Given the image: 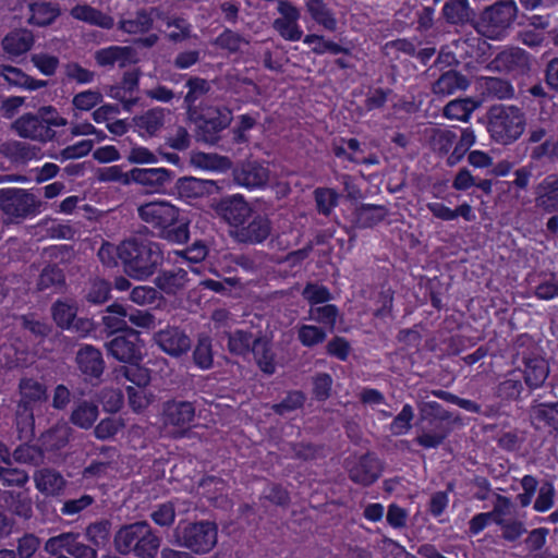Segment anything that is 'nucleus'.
I'll list each match as a JSON object with an SVG mask.
<instances>
[{
    "mask_svg": "<svg viewBox=\"0 0 558 558\" xmlns=\"http://www.w3.org/2000/svg\"><path fill=\"white\" fill-rule=\"evenodd\" d=\"M138 217L148 225L151 233L172 244H187L190 222L180 209L167 201H153L137 208Z\"/></svg>",
    "mask_w": 558,
    "mask_h": 558,
    "instance_id": "1",
    "label": "nucleus"
},
{
    "mask_svg": "<svg viewBox=\"0 0 558 558\" xmlns=\"http://www.w3.org/2000/svg\"><path fill=\"white\" fill-rule=\"evenodd\" d=\"M161 545V537L146 521L122 525L113 536L117 553L137 558H156Z\"/></svg>",
    "mask_w": 558,
    "mask_h": 558,
    "instance_id": "2",
    "label": "nucleus"
},
{
    "mask_svg": "<svg viewBox=\"0 0 558 558\" xmlns=\"http://www.w3.org/2000/svg\"><path fill=\"white\" fill-rule=\"evenodd\" d=\"M172 542L195 555H206L218 543V526L209 520L181 521L172 532Z\"/></svg>",
    "mask_w": 558,
    "mask_h": 558,
    "instance_id": "3",
    "label": "nucleus"
},
{
    "mask_svg": "<svg viewBox=\"0 0 558 558\" xmlns=\"http://www.w3.org/2000/svg\"><path fill=\"white\" fill-rule=\"evenodd\" d=\"M487 119L492 138L501 145L515 142L526 125L525 113L515 106H493L488 110Z\"/></svg>",
    "mask_w": 558,
    "mask_h": 558,
    "instance_id": "4",
    "label": "nucleus"
},
{
    "mask_svg": "<svg viewBox=\"0 0 558 558\" xmlns=\"http://www.w3.org/2000/svg\"><path fill=\"white\" fill-rule=\"evenodd\" d=\"M121 260L125 272L136 279L154 274L162 262L160 246H122Z\"/></svg>",
    "mask_w": 558,
    "mask_h": 558,
    "instance_id": "5",
    "label": "nucleus"
},
{
    "mask_svg": "<svg viewBox=\"0 0 558 558\" xmlns=\"http://www.w3.org/2000/svg\"><path fill=\"white\" fill-rule=\"evenodd\" d=\"M195 411L190 401L172 399L163 402L160 413L163 428L174 438L183 437L194 422Z\"/></svg>",
    "mask_w": 558,
    "mask_h": 558,
    "instance_id": "6",
    "label": "nucleus"
},
{
    "mask_svg": "<svg viewBox=\"0 0 558 558\" xmlns=\"http://www.w3.org/2000/svg\"><path fill=\"white\" fill-rule=\"evenodd\" d=\"M517 13L518 9L513 0H500L482 11L478 25L488 36H497L510 27Z\"/></svg>",
    "mask_w": 558,
    "mask_h": 558,
    "instance_id": "7",
    "label": "nucleus"
},
{
    "mask_svg": "<svg viewBox=\"0 0 558 558\" xmlns=\"http://www.w3.org/2000/svg\"><path fill=\"white\" fill-rule=\"evenodd\" d=\"M211 208L220 219L229 225L230 230L238 229L253 211L241 194L222 196L213 203Z\"/></svg>",
    "mask_w": 558,
    "mask_h": 558,
    "instance_id": "8",
    "label": "nucleus"
},
{
    "mask_svg": "<svg viewBox=\"0 0 558 558\" xmlns=\"http://www.w3.org/2000/svg\"><path fill=\"white\" fill-rule=\"evenodd\" d=\"M0 208L11 217L26 218L37 211V202L33 194L16 187L0 189Z\"/></svg>",
    "mask_w": 558,
    "mask_h": 558,
    "instance_id": "9",
    "label": "nucleus"
},
{
    "mask_svg": "<svg viewBox=\"0 0 558 558\" xmlns=\"http://www.w3.org/2000/svg\"><path fill=\"white\" fill-rule=\"evenodd\" d=\"M272 225L267 215L251 214L247 220L230 234L239 244H262L270 235Z\"/></svg>",
    "mask_w": 558,
    "mask_h": 558,
    "instance_id": "10",
    "label": "nucleus"
},
{
    "mask_svg": "<svg viewBox=\"0 0 558 558\" xmlns=\"http://www.w3.org/2000/svg\"><path fill=\"white\" fill-rule=\"evenodd\" d=\"M108 353L123 363H138L142 359L138 332L130 329L125 336H117L106 343Z\"/></svg>",
    "mask_w": 558,
    "mask_h": 558,
    "instance_id": "11",
    "label": "nucleus"
},
{
    "mask_svg": "<svg viewBox=\"0 0 558 558\" xmlns=\"http://www.w3.org/2000/svg\"><path fill=\"white\" fill-rule=\"evenodd\" d=\"M278 12L281 16L274 21V29L286 40L299 41L302 38L303 31L298 24L300 19L298 8L288 0H280L278 2Z\"/></svg>",
    "mask_w": 558,
    "mask_h": 558,
    "instance_id": "12",
    "label": "nucleus"
},
{
    "mask_svg": "<svg viewBox=\"0 0 558 558\" xmlns=\"http://www.w3.org/2000/svg\"><path fill=\"white\" fill-rule=\"evenodd\" d=\"M230 122V112L209 109L197 121V136L205 143L216 144L220 137V132L228 128Z\"/></svg>",
    "mask_w": 558,
    "mask_h": 558,
    "instance_id": "13",
    "label": "nucleus"
},
{
    "mask_svg": "<svg viewBox=\"0 0 558 558\" xmlns=\"http://www.w3.org/2000/svg\"><path fill=\"white\" fill-rule=\"evenodd\" d=\"M16 134L23 138L47 142L52 140L54 131L48 122L35 114L26 113L13 123Z\"/></svg>",
    "mask_w": 558,
    "mask_h": 558,
    "instance_id": "14",
    "label": "nucleus"
},
{
    "mask_svg": "<svg viewBox=\"0 0 558 558\" xmlns=\"http://www.w3.org/2000/svg\"><path fill=\"white\" fill-rule=\"evenodd\" d=\"M234 182L250 191L267 184L269 171L258 161H244L233 169Z\"/></svg>",
    "mask_w": 558,
    "mask_h": 558,
    "instance_id": "15",
    "label": "nucleus"
},
{
    "mask_svg": "<svg viewBox=\"0 0 558 558\" xmlns=\"http://www.w3.org/2000/svg\"><path fill=\"white\" fill-rule=\"evenodd\" d=\"M156 344L171 356H181L191 349V339L178 327H167L154 335Z\"/></svg>",
    "mask_w": 558,
    "mask_h": 558,
    "instance_id": "16",
    "label": "nucleus"
},
{
    "mask_svg": "<svg viewBox=\"0 0 558 558\" xmlns=\"http://www.w3.org/2000/svg\"><path fill=\"white\" fill-rule=\"evenodd\" d=\"M75 363L80 372L89 379H99L105 371L102 353L90 344H85L78 349Z\"/></svg>",
    "mask_w": 558,
    "mask_h": 558,
    "instance_id": "17",
    "label": "nucleus"
},
{
    "mask_svg": "<svg viewBox=\"0 0 558 558\" xmlns=\"http://www.w3.org/2000/svg\"><path fill=\"white\" fill-rule=\"evenodd\" d=\"M493 64L498 71L522 75L530 70V57L520 48H511L499 52Z\"/></svg>",
    "mask_w": 558,
    "mask_h": 558,
    "instance_id": "18",
    "label": "nucleus"
},
{
    "mask_svg": "<svg viewBox=\"0 0 558 558\" xmlns=\"http://www.w3.org/2000/svg\"><path fill=\"white\" fill-rule=\"evenodd\" d=\"M132 183L159 190L173 179V171L167 168H133L130 170Z\"/></svg>",
    "mask_w": 558,
    "mask_h": 558,
    "instance_id": "19",
    "label": "nucleus"
},
{
    "mask_svg": "<svg viewBox=\"0 0 558 558\" xmlns=\"http://www.w3.org/2000/svg\"><path fill=\"white\" fill-rule=\"evenodd\" d=\"M34 44V34L26 28L13 29L1 40L2 50L11 59L25 54L33 48Z\"/></svg>",
    "mask_w": 558,
    "mask_h": 558,
    "instance_id": "20",
    "label": "nucleus"
},
{
    "mask_svg": "<svg viewBox=\"0 0 558 558\" xmlns=\"http://www.w3.org/2000/svg\"><path fill=\"white\" fill-rule=\"evenodd\" d=\"M174 187L181 198L196 199L211 194L217 189V184L211 180L183 177L177 180Z\"/></svg>",
    "mask_w": 558,
    "mask_h": 558,
    "instance_id": "21",
    "label": "nucleus"
},
{
    "mask_svg": "<svg viewBox=\"0 0 558 558\" xmlns=\"http://www.w3.org/2000/svg\"><path fill=\"white\" fill-rule=\"evenodd\" d=\"M530 418L536 428L548 427L558 432V401L546 403L534 400L530 408Z\"/></svg>",
    "mask_w": 558,
    "mask_h": 558,
    "instance_id": "22",
    "label": "nucleus"
},
{
    "mask_svg": "<svg viewBox=\"0 0 558 558\" xmlns=\"http://www.w3.org/2000/svg\"><path fill=\"white\" fill-rule=\"evenodd\" d=\"M99 415L98 405L86 399L76 400L73 403L69 421L81 429H89L94 426Z\"/></svg>",
    "mask_w": 558,
    "mask_h": 558,
    "instance_id": "23",
    "label": "nucleus"
},
{
    "mask_svg": "<svg viewBox=\"0 0 558 558\" xmlns=\"http://www.w3.org/2000/svg\"><path fill=\"white\" fill-rule=\"evenodd\" d=\"M536 207L547 213L558 210V175H548L535 189Z\"/></svg>",
    "mask_w": 558,
    "mask_h": 558,
    "instance_id": "24",
    "label": "nucleus"
},
{
    "mask_svg": "<svg viewBox=\"0 0 558 558\" xmlns=\"http://www.w3.org/2000/svg\"><path fill=\"white\" fill-rule=\"evenodd\" d=\"M0 76L3 77L9 85L25 90L33 92L47 86L46 81L34 78L20 68L9 64H0Z\"/></svg>",
    "mask_w": 558,
    "mask_h": 558,
    "instance_id": "25",
    "label": "nucleus"
},
{
    "mask_svg": "<svg viewBox=\"0 0 558 558\" xmlns=\"http://www.w3.org/2000/svg\"><path fill=\"white\" fill-rule=\"evenodd\" d=\"M187 282V271L182 268L160 271L155 278L156 287L168 295H174L184 290Z\"/></svg>",
    "mask_w": 558,
    "mask_h": 558,
    "instance_id": "26",
    "label": "nucleus"
},
{
    "mask_svg": "<svg viewBox=\"0 0 558 558\" xmlns=\"http://www.w3.org/2000/svg\"><path fill=\"white\" fill-rule=\"evenodd\" d=\"M470 86V80L456 70H449L442 73L433 84V93L436 95L448 96L460 90H465Z\"/></svg>",
    "mask_w": 558,
    "mask_h": 558,
    "instance_id": "27",
    "label": "nucleus"
},
{
    "mask_svg": "<svg viewBox=\"0 0 558 558\" xmlns=\"http://www.w3.org/2000/svg\"><path fill=\"white\" fill-rule=\"evenodd\" d=\"M34 482L36 488L44 495L57 496L65 487L66 481L56 470L41 469L35 472Z\"/></svg>",
    "mask_w": 558,
    "mask_h": 558,
    "instance_id": "28",
    "label": "nucleus"
},
{
    "mask_svg": "<svg viewBox=\"0 0 558 558\" xmlns=\"http://www.w3.org/2000/svg\"><path fill=\"white\" fill-rule=\"evenodd\" d=\"M442 15L449 24L465 25L475 21V12L468 0H447L442 8Z\"/></svg>",
    "mask_w": 558,
    "mask_h": 558,
    "instance_id": "29",
    "label": "nucleus"
},
{
    "mask_svg": "<svg viewBox=\"0 0 558 558\" xmlns=\"http://www.w3.org/2000/svg\"><path fill=\"white\" fill-rule=\"evenodd\" d=\"M112 522L108 519H99L88 523L84 529L85 539L98 549L106 547L110 543Z\"/></svg>",
    "mask_w": 558,
    "mask_h": 558,
    "instance_id": "30",
    "label": "nucleus"
},
{
    "mask_svg": "<svg viewBox=\"0 0 558 558\" xmlns=\"http://www.w3.org/2000/svg\"><path fill=\"white\" fill-rule=\"evenodd\" d=\"M380 472L381 468L379 461L372 454H365L354 468L351 480L367 486L378 478Z\"/></svg>",
    "mask_w": 558,
    "mask_h": 558,
    "instance_id": "31",
    "label": "nucleus"
},
{
    "mask_svg": "<svg viewBox=\"0 0 558 558\" xmlns=\"http://www.w3.org/2000/svg\"><path fill=\"white\" fill-rule=\"evenodd\" d=\"M2 496L8 509L13 514L24 520L33 517V500L27 493L5 490Z\"/></svg>",
    "mask_w": 558,
    "mask_h": 558,
    "instance_id": "32",
    "label": "nucleus"
},
{
    "mask_svg": "<svg viewBox=\"0 0 558 558\" xmlns=\"http://www.w3.org/2000/svg\"><path fill=\"white\" fill-rule=\"evenodd\" d=\"M28 23L35 26H47L59 16L60 10L56 4L46 1H35L28 4Z\"/></svg>",
    "mask_w": 558,
    "mask_h": 558,
    "instance_id": "33",
    "label": "nucleus"
},
{
    "mask_svg": "<svg viewBox=\"0 0 558 558\" xmlns=\"http://www.w3.org/2000/svg\"><path fill=\"white\" fill-rule=\"evenodd\" d=\"M252 353L263 373L272 375L276 372L275 353L267 339L255 338L252 345Z\"/></svg>",
    "mask_w": 558,
    "mask_h": 558,
    "instance_id": "34",
    "label": "nucleus"
},
{
    "mask_svg": "<svg viewBox=\"0 0 558 558\" xmlns=\"http://www.w3.org/2000/svg\"><path fill=\"white\" fill-rule=\"evenodd\" d=\"M78 532L68 531L49 537L44 544V551L51 557L71 555L75 538Z\"/></svg>",
    "mask_w": 558,
    "mask_h": 558,
    "instance_id": "35",
    "label": "nucleus"
},
{
    "mask_svg": "<svg viewBox=\"0 0 558 558\" xmlns=\"http://www.w3.org/2000/svg\"><path fill=\"white\" fill-rule=\"evenodd\" d=\"M37 289L41 292L61 293L65 289V277L56 266H47L43 269L37 281Z\"/></svg>",
    "mask_w": 558,
    "mask_h": 558,
    "instance_id": "36",
    "label": "nucleus"
},
{
    "mask_svg": "<svg viewBox=\"0 0 558 558\" xmlns=\"http://www.w3.org/2000/svg\"><path fill=\"white\" fill-rule=\"evenodd\" d=\"M480 106V102L471 97L458 98L449 101L442 110L448 119H456L466 122L471 113Z\"/></svg>",
    "mask_w": 558,
    "mask_h": 558,
    "instance_id": "37",
    "label": "nucleus"
},
{
    "mask_svg": "<svg viewBox=\"0 0 558 558\" xmlns=\"http://www.w3.org/2000/svg\"><path fill=\"white\" fill-rule=\"evenodd\" d=\"M549 367L542 357L527 359L525 362L524 380L531 388L539 387L547 378Z\"/></svg>",
    "mask_w": 558,
    "mask_h": 558,
    "instance_id": "38",
    "label": "nucleus"
},
{
    "mask_svg": "<svg viewBox=\"0 0 558 558\" xmlns=\"http://www.w3.org/2000/svg\"><path fill=\"white\" fill-rule=\"evenodd\" d=\"M135 126L149 136L156 135L163 126L165 112L162 109L153 108L134 118Z\"/></svg>",
    "mask_w": 558,
    "mask_h": 558,
    "instance_id": "39",
    "label": "nucleus"
},
{
    "mask_svg": "<svg viewBox=\"0 0 558 558\" xmlns=\"http://www.w3.org/2000/svg\"><path fill=\"white\" fill-rule=\"evenodd\" d=\"M102 324L112 332L126 330L128 328V307L113 303L106 308V315L102 316Z\"/></svg>",
    "mask_w": 558,
    "mask_h": 558,
    "instance_id": "40",
    "label": "nucleus"
},
{
    "mask_svg": "<svg viewBox=\"0 0 558 558\" xmlns=\"http://www.w3.org/2000/svg\"><path fill=\"white\" fill-rule=\"evenodd\" d=\"M51 314L58 327L71 329L77 314V307L73 302L59 300L52 304Z\"/></svg>",
    "mask_w": 558,
    "mask_h": 558,
    "instance_id": "41",
    "label": "nucleus"
},
{
    "mask_svg": "<svg viewBox=\"0 0 558 558\" xmlns=\"http://www.w3.org/2000/svg\"><path fill=\"white\" fill-rule=\"evenodd\" d=\"M325 0H308L306 3L311 17L328 31H335L337 21L324 2Z\"/></svg>",
    "mask_w": 558,
    "mask_h": 558,
    "instance_id": "42",
    "label": "nucleus"
},
{
    "mask_svg": "<svg viewBox=\"0 0 558 558\" xmlns=\"http://www.w3.org/2000/svg\"><path fill=\"white\" fill-rule=\"evenodd\" d=\"M16 428L20 439H29L34 435L33 410L26 403H19L17 405Z\"/></svg>",
    "mask_w": 558,
    "mask_h": 558,
    "instance_id": "43",
    "label": "nucleus"
},
{
    "mask_svg": "<svg viewBox=\"0 0 558 558\" xmlns=\"http://www.w3.org/2000/svg\"><path fill=\"white\" fill-rule=\"evenodd\" d=\"M12 458L17 463L39 465L44 460V452L38 446L23 444L15 448Z\"/></svg>",
    "mask_w": 558,
    "mask_h": 558,
    "instance_id": "44",
    "label": "nucleus"
},
{
    "mask_svg": "<svg viewBox=\"0 0 558 558\" xmlns=\"http://www.w3.org/2000/svg\"><path fill=\"white\" fill-rule=\"evenodd\" d=\"M193 360L195 365L202 369H208L213 366L211 340L208 336H199L193 352Z\"/></svg>",
    "mask_w": 558,
    "mask_h": 558,
    "instance_id": "45",
    "label": "nucleus"
},
{
    "mask_svg": "<svg viewBox=\"0 0 558 558\" xmlns=\"http://www.w3.org/2000/svg\"><path fill=\"white\" fill-rule=\"evenodd\" d=\"M22 400L20 403L37 402L46 399V387L39 381L25 378L20 383Z\"/></svg>",
    "mask_w": 558,
    "mask_h": 558,
    "instance_id": "46",
    "label": "nucleus"
},
{
    "mask_svg": "<svg viewBox=\"0 0 558 558\" xmlns=\"http://www.w3.org/2000/svg\"><path fill=\"white\" fill-rule=\"evenodd\" d=\"M253 335L244 330L228 333V350L236 355H244L252 351Z\"/></svg>",
    "mask_w": 558,
    "mask_h": 558,
    "instance_id": "47",
    "label": "nucleus"
},
{
    "mask_svg": "<svg viewBox=\"0 0 558 558\" xmlns=\"http://www.w3.org/2000/svg\"><path fill=\"white\" fill-rule=\"evenodd\" d=\"M185 85L189 90L184 97V106L190 111L195 107L197 99L208 93L209 85L205 78L198 76L190 77Z\"/></svg>",
    "mask_w": 558,
    "mask_h": 558,
    "instance_id": "48",
    "label": "nucleus"
},
{
    "mask_svg": "<svg viewBox=\"0 0 558 558\" xmlns=\"http://www.w3.org/2000/svg\"><path fill=\"white\" fill-rule=\"evenodd\" d=\"M418 410L421 421L428 422L429 425H433L436 421H448L451 416L450 413L436 401L421 402Z\"/></svg>",
    "mask_w": 558,
    "mask_h": 558,
    "instance_id": "49",
    "label": "nucleus"
},
{
    "mask_svg": "<svg viewBox=\"0 0 558 558\" xmlns=\"http://www.w3.org/2000/svg\"><path fill=\"white\" fill-rule=\"evenodd\" d=\"M337 317L338 308L332 304L311 306L308 311V319L323 324L331 329L336 325Z\"/></svg>",
    "mask_w": 558,
    "mask_h": 558,
    "instance_id": "50",
    "label": "nucleus"
},
{
    "mask_svg": "<svg viewBox=\"0 0 558 558\" xmlns=\"http://www.w3.org/2000/svg\"><path fill=\"white\" fill-rule=\"evenodd\" d=\"M314 197L317 211L325 216H328L338 204V193L329 187H317Z\"/></svg>",
    "mask_w": 558,
    "mask_h": 558,
    "instance_id": "51",
    "label": "nucleus"
},
{
    "mask_svg": "<svg viewBox=\"0 0 558 558\" xmlns=\"http://www.w3.org/2000/svg\"><path fill=\"white\" fill-rule=\"evenodd\" d=\"M114 373L118 379L123 377L135 384L137 388H142L149 381L147 369L140 367L137 363L130 364V366H121Z\"/></svg>",
    "mask_w": 558,
    "mask_h": 558,
    "instance_id": "52",
    "label": "nucleus"
},
{
    "mask_svg": "<svg viewBox=\"0 0 558 558\" xmlns=\"http://www.w3.org/2000/svg\"><path fill=\"white\" fill-rule=\"evenodd\" d=\"M475 143V134L471 129H464L461 133L460 140L457 143L453 151L447 158V165L450 167L456 166L466 154L470 147Z\"/></svg>",
    "mask_w": 558,
    "mask_h": 558,
    "instance_id": "53",
    "label": "nucleus"
},
{
    "mask_svg": "<svg viewBox=\"0 0 558 558\" xmlns=\"http://www.w3.org/2000/svg\"><path fill=\"white\" fill-rule=\"evenodd\" d=\"M151 520L155 524L161 527H169L175 520V505L173 501L159 504L150 513Z\"/></svg>",
    "mask_w": 558,
    "mask_h": 558,
    "instance_id": "54",
    "label": "nucleus"
},
{
    "mask_svg": "<svg viewBox=\"0 0 558 558\" xmlns=\"http://www.w3.org/2000/svg\"><path fill=\"white\" fill-rule=\"evenodd\" d=\"M298 339L304 347H314L326 339L323 328L314 325H301L298 327Z\"/></svg>",
    "mask_w": 558,
    "mask_h": 558,
    "instance_id": "55",
    "label": "nucleus"
},
{
    "mask_svg": "<svg viewBox=\"0 0 558 558\" xmlns=\"http://www.w3.org/2000/svg\"><path fill=\"white\" fill-rule=\"evenodd\" d=\"M484 90L487 96L498 99L509 98L513 95L511 84L499 77H487L484 83Z\"/></svg>",
    "mask_w": 558,
    "mask_h": 558,
    "instance_id": "56",
    "label": "nucleus"
},
{
    "mask_svg": "<svg viewBox=\"0 0 558 558\" xmlns=\"http://www.w3.org/2000/svg\"><path fill=\"white\" fill-rule=\"evenodd\" d=\"M102 101V94L99 90L87 89L77 93L72 99L74 109L89 111Z\"/></svg>",
    "mask_w": 558,
    "mask_h": 558,
    "instance_id": "57",
    "label": "nucleus"
},
{
    "mask_svg": "<svg viewBox=\"0 0 558 558\" xmlns=\"http://www.w3.org/2000/svg\"><path fill=\"white\" fill-rule=\"evenodd\" d=\"M26 471L12 468V465L0 466V481L4 486L23 487L28 482Z\"/></svg>",
    "mask_w": 558,
    "mask_h": 558,
    "instance_id": "58",
    "label": "nucleus"
},
{
    "mask_svg": "<svg viewBox=\"0 0 558 558\" xmlns=\"http://www.w3.org/2000/svg\"><path fill=\"white\" fill-rule=\"evenodd\" d=\"M97 179L99 182H118L123 185L132 184V180L129 172H123L121 166H110L99 168L97 171Z\"/></svg>",
    "mask_w": 558,
    "mask_h": 558,
    "instance_id": "59",
    "label": "nucleus"
},
{
    "mask_svg": "<svg viewBox=\"0 0 558 558\" xmlns=\"http://www.w3.org/2000/svg\"><path fill=\"white\" fill-rule=\"evenodd\" d=\"M456 137L454 132L450 130L434 129L430 137V144L433 149L439 155H446L456 141Z\"/></svg>",
    "mask_w": 558,
    "mask_h": 558,
    "instance_id": "60",
    "label": "nucleus"
},
{
    "mask_svg": "<svg viewBox=\"0 0 558 558\" xmlns=\"http://www.w3.org/2000/svg\"><path fill=\"white\" fill-rule=\"evenodd\" d=\"M31 61L34 66L46 76L53 75L60 63L58 57L45 52L32 54Z\"/></svg>",
    "mask_w": 558,
    "mask_h": 558,
    "instance_id": "61",
    "label": "nucleus"
},
{
    "mask_svg": "<svg viewBox=\"0 0 558 558\" xmlns=\"http://www.w3.org/2000/svg\"><path fill=\"white\" fill-rule=\"evenodd\" d=\"M448 428L442 425H436L435 430L423 432L415 438V441L424 448H437L448 436Z\"/></svg>",
    "mask_w": 558,
    "mask_h": 558,
    "instance_id": "62",
    "label": "nucleus"
},
{
    "mask_svg": "<svg viewBox=\"0 0 558 558\" xmlns=\"http://www.w3.org/2000/svg\"><path fill=\"white\" fill-rule=\"evenodd\" d=\"M558 155V142L554 137L530 148V158L533 161H541L544 158L553 160Z\"/></svg>",
    "mask_w": 558,
    "mask_h": 558,
    "instance_id": "63",
    "label": "nucleus"
},
{
    "mask_svg": "<svg viewBox=\"0 0 558 558\" xmlns=\"http://www.w3.org/2000/svg\"><path fill=\"white\" fill-rule=\"evenodd\" d=\"M40 547V538L33 533H26L17 538L16 557L32 558Z\"/></svg>",
    "mask_w": 558,
    "mask_h": 558,
    "instance_id": "64",
    "label": "nucleus"
}]
</instances>
